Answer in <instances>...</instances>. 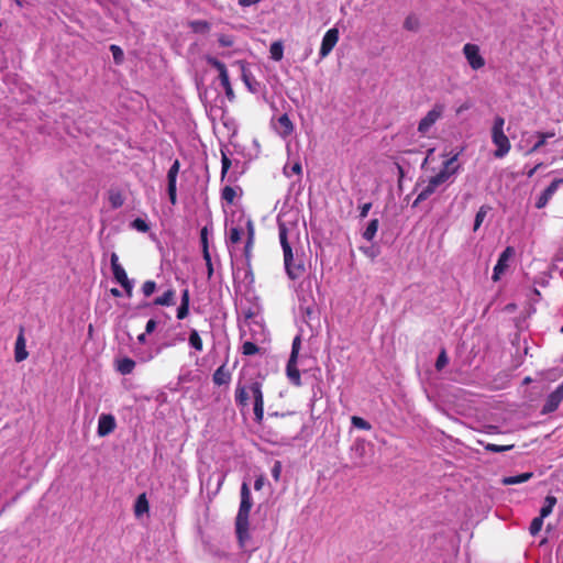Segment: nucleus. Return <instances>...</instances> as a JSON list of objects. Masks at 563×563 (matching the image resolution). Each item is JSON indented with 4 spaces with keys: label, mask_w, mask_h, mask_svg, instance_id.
I'll return each mask as SVG.
<instances>
[{
    "label": "nucleus",
    "mask_w": 563,
    "mask_h": 563,
    "mask_svg": "<svg viewBox=\"0 0 563 563\" xmlns=\"http://www.w3.org/2000/svg\"><path fill=\"white\" fill-rule=\"evenodd\" d=\"M459 156V152L453 154L442 163L441 169L435 175L417 183L416 190H419V192L413 201V207H417L420 202L427 200L438 190L439 187L453 183L454 177L461 169Z\"/></svg>",
    "instance_id": "obj_1"
},
{
    "label": "nucleus",
    "mask_w": 563,
    "mask_h": 563,
    "mask_svg": "<svg viewBox=\"0 0 563 563\" xmlns=\"http://www.w3.org/2000/svg\"><path fill=\"white\" fill-rule=\"evenodd\" d=\"M255 230L250 217L243 212L233 213L231 219L225 224V243L232 254L236 244H239L243 236H246L244 245V256L247 262L252 256V249L254 244Z\"/></svg>",
    "instance_id": "obj_2"
},
{
    "label": "nucleus",
    "mask_w": 563,
    "mask_h": 563,
    "mask_svg": "<svg viewBox=\"0 0 563 563\" xmlns=\"http://www.w3.org/2000/svg\"><path fill=\"white\" fill-rule=\"evenodd\" d=\"M254 400V416L256 421L261 422L264 417V399L262 393V385L258 382H253L250 385H238L235 389V401L238 406L245 407L249 399Z\"/></svg>",
    "instance_id": "obj_3"
},
{
    "label": "nucleus",
    "mask_w": 563,
    "mask_h": 563,
    "mask_svg": "<svg viewBox=\"0 0 563 563\" xmlns=\"http://www.w3.org/2000/svg\"><path fill=\"white\" fill-rule=\"evenodd\" d=\"M252 496L249 485L244 482L241 486V503L235 519L236 536L241 547H245L249 540V516L252 508Z\"/></svg>",
    "instance_id": "obj_4"
},
{
    "label": "nucleus",
    "mask_w": 563,
    "mask_h": 563,
    "mask_svg": "<svg viewBox=\"0 0 563 563\" xmlns=\"http://www.w3.org/2000/svg\"><path fill=\"white\" fill-rule=\"evenodd\" d=\"M278 233L280 245L284 253V264L286 273L289 278L297 279L302 275L305 268L301 262H295L294 260L292 250L287 236L288 228L282 219H278Z\"/></svg>",
    "instance_id": "obj_5"
},
{
    "label": "nucleus",
    "mask_w": 563,
    "mask_h": 563,
    "mask_svg": "<svg viewBox=\"0 0 563 563\" xmlns=\"http://www.w3.org/2000/svg\"><path fill=\"white\" fill-rule=\"evenodd\" d=\"M505 119L496 117L492 128V142L497 147L494 152L496 158L505 157L510 151V142L504 132Z\"/></svg>",
    "instance_id": "obj_6"
},
{
    "label": "nucleus",
    "mask_w": 563,
    "mask_h": 563,
    "mask_svg": "<svg viewBox=\"0 0 563 563\" xmlns=\"http://www.w3.org/2000/svg\"><path fill=\"white\" fill-rule=\"evenodd\" d=\"M445 107L435 103L418 123L417 131L423 137H432L435 123L443 117Z\"/></svg>",
    "instance_id": "obj_7"
},
{
    "label": "nucleus",
    "mask_w": 563,
    "mask_h": 563,
    "mask_svg": "<svg viewBox=\"0 0 563 563\" xmlns=\"http://www.w3.org/2000/svg\"><path fill=\"white\" fill-rule=\"evenodd\" d=\"M301 349V338L296 335L292 340L290 356L286 366V374L289 382L296 386L301 385L300 372L297 367L299 351Z\"/></svg>",
    "instance_id": "obj_8"
},
{
    "label": "nucleus",
    "mask_w": 563,
    "mask_h": 563,
    "mask_svg": "<svg viewBox=\"0 0 563 563\" xmlns=\"http://www.w3.org/2000/svg\"><path fill=\"white\" fill-rule=\"evenodd\" d=\"M463 55L473 70H478L485 66V58L481 54L478 45L466 43L463 46Z\"/></svg>",
    "instance_id": "obj_9"
},
{
    "label": "nucleus",
    "mask_w": 563,
    "mask_h": 563,
    "mask_svg": "<svg viewBox=\"0 0 563 563\" xmlns=\"http://www.w3.org/2000/svg\"><path fill=\"white\" fill-rule=\"evenodd\" d=\"M339 30L336 27L329 29L322 37L319 51L320 59L325 58L334 48L339 41Z\"/></svg>",
    "instance_id": "obj_10"
},
{
    "label": "nucleus",
    "mask_w": 563,
    "mask_h": 563,
    "mask_svg": "<svg viewBox=\"0 0 563 563\" xmlns=\"http://www.w3.org/2000/svg\"><path fill=\"white\" fill-rule=\"evenodd\" d=\"M179 161L176 159L174 161L167 173V192L172 205H176L177 202V176L179 173Z\"/></svg>",
    "instance_id": "obj_11"
},
{
    "label": "nucleus",
    "mask_w": 563,
    "mask_h": 563,
    "mask_svg": "<svg viewBox=\"0 0 563 563\" xmlns=\"http://www.w3.org/2000/svg\"><path fill=\"white\" fill-rule=\"evenodd\" d=\"M515 250L511 246H507L501 254L499 255V258L494 267L493 272V280L497 282L500 279V276L506 272L508 268L509 261L514 257Z\"/></svg>",
    "instance_id": "obj_12"
},
{
    "label": "nucleus",
    "mask_w": 563,
    "mask_h": 563,
    "mask_svg": "<svg viewBox=\"0 0 563 563\" xmlns=\"http://www.w3.org/2000/svg\"><path fill=\"white\" fill-rule=\"evenodd\" d=\"M563 184V178H555L552 183L539 195L536 200V208L543 209Z\"/></svg>",
    "instance_id": "obj_13"
},
{
    "label": "nucleus",
    "mask_w": 563,
    "mask_h": 563,
    "mask_svg": "<svg viewBox=\"0 0 563 563\" xmlns=\"http://www.w3.org/2000/svg\"><path fill=\"white\" fill-rule=\"evenodd\" d=\"M563 400V383L560 384L555 390H553L548 397L543 405L542 412L551 413L555 411Z\"/></svg>",
    "instance_id": "obj_14"
},
{
    "label": "nucleus",
    "mask_w": 563,
    "mask_h": 563,
    "mask_svg": "<svg viewBox=\"0 0 563 563\" xmlns=\"http://www.w3.org/2000/svg\"><path fill=\"white\" fill-rule=\"evenodd\" d=\"M112 275H113V278L115 279V282L118 284L121 285V287L124 289L125 294L128 297H131L132 296V291H133V287H134V284H133V280H131L128 275H126V272L125 269L123 268V266H117V267H113L112 268Z\"/></svg>",
    "instance_id": "obj_15"
},
{
    "label": "nucleus",
    "mask_w": 563,
    "mask_h": 563,
    "mask_svg": "<svg viewBox=\"0 0 563 563\" xmlns=\"http://www.w3.org/2000/svg\"><path fill=\"white\" fill-rule=\"evenodd\" d=\"M117 427L115 418L110 413H101L98 419V435L106 437L114 431Z\"/></svg>",
    "instance_id": "obj_16"
},
{
    "label": "nucleus",
    "mask_w": 563,
    "mask_h": 563,
    "mask_svg": "<svg viewBox=\"0 0 563 563\" xmlns=\"http://www.w3.org/2000/svg\"><path fill=\"white\" fill-rule=\"evenodd\" d=\"M274 129L280 137L287 139L294 132V124L288 114L284 113L274 123Z\"/></svg>",
    "instance_id": "obj_17"
},
{
    "label": "nucleus",
    "mask_w": 563,
    "mask_h": 563,
    "mask_svg": "<svg viewBox=\"0 0 563 563\" xmlns=\"http://www.w3.org/2000/svg\"><path fill=\"white\" fill-rule=\"evenodd\" d=\"M29 356L26 351V342L23 330L20 331L14 346V358L16 362H22Z\"/></svg>",
    "instance_id": "obj_18"
},
{
    "label": "nucleus",
    "mask_w": 563,
    "mask_h": 563,
    "mask_svg": "<svg viewBox=\"0 0 563 563\" xmlns=\"http://www.w3.org/2000/svg\"><path fill=\"white\" fill-rule=\"evenodd\" d=\"M176 303V292L174 289H167L162 296L154 299L153 305L162 307H170Z\"/></svg>",
    "instance_id": "obj_19"
},
{
    "label": "nucleus",
    "mask_w": 563,
    "mask_h": 563,
    "mask_svg": "<svg viewBox=\"0 0 563 563\" xmlns=\"http://www.w3.org/2000/svg\"><path fill=\"white\" fill-rule=\"evenodd\" d=\"M555 135L556 134L553 130L547 131V132H537L536 133L537 142L531 146V148L527 152V154H532L534 152H538L547 143V141L549 139H552Z\"/></svg>",
    "instance_id": "obj_20"
},
{
    "label": "nucleus",
    "mask_w": 563,
    "mask_h": 563,
    "mask_svg": "<svg viewBox=\"0 0 563 563\" xmlns=\"http://www.w3.org/2000/svg\"><path fill=\"white\" fill-rule=\"evenodd\" d=\"M212 379L218 386L227 385L231 380V373L225 365H221L216 369Z\"/></svg>",
    "instance_id": "obj_21"
},
{
    "label": "nucleus",
    "mask_w": 563,
    "mask_h": 563,
    "mask_svg": "<svg viewBox=\"0 0 563 563\" xmlns=\"http://www.w3.org/2000/svg\"><path fill=\"white\" fill-rule=\"evenodd\" d=\"M243 265V267L236 268V271H234V278L239 279L241 277V274H243V280L246 284L251 285L254 282V276L251 269V260L247 263V260L245 258Z\"/></svg>",
    "instance_id": "obj_22"
},
{
    "label": "nucleus",
    "mask_w": 563,
    "mask_h": 563,
    "mask_svg": "<svg viewBox=\"0 0 563 563\" xmlns=\"http://www.w3.org/2000/svg\"><path fill=\"white\" fill-rule=\"evenodd\" d=\"M134 367H135V362L130 357H123L117 362V369L122 375L131 374L133 372Z\"/></svg>",
    "instance_id": "obj_23"
},
{
    "label": "nucleus",
    "mask_w": 563,
    "mask_h": 563,
    "mask_svg": "<svg viewBox=\"0 0 563 563\" xmlns=\"http://www.w3.org/2000/svg\"><path fill=\"white\" fill-rule=\"evenodd\" d=\"M188 343L196 352H201L203 350L202 339L196 329L190 330Z\"/></svg>",
    "instance_id": "obj_24"
},
{
    "label": "nucleus",
    "mask_w": 563,
    "mask_h": 563,
    "mask_svg": "<svg viewBox=\"0 0 563 563\" xmlns=\"http://www.w3.org/2000/svg\"><path fill=\"white\" fill-rule=\"evenodd\" d=\"M134 511L136 517H141L143 514L148 511V501L146 499L145 494H142L137 497L134 506Z\"/></svg>",
    "instance_id": "obj_25"
},
{
    "label": "nucleus",
    "mask_w": 563,
    "mask_h": 563,
    "mask_svg": "<svg viewBox=\"0 0 563 563\" xmlns=\"http://www.w3.org/2000/svg\"><path fill=\"white\" fill-rule=\"evenodd\" d=\"M531 476H532L531 473H522V474L516 475V476L504 477L501 482L504 485H516V484H521V483L527 482L528 479L531 478Z\"/></svg>",
    "instance_id": "obj_26"
},
{
    "label": "nucleus",
    "mask_w": 563,
    "mask_h": 563,
    "mask_svg": "<svg viewBox=\"0 0 563 563\" xmlns=\"http://www.w3.org/2000/svg\"><path fill=\"white\" fill-rule=\"evenodd\" d=\"M378 225V219L371 220L363 232V238L367 241H372L377 233Z\"/></svg>",
    "instance_id": "obj_27"
},
{
    "label": "nucleus",
    "mask_w": 563,
    "mask_h": 563,
    "mask_svg": "<svg viewBox=\"0 0 563 563\" xmlns=\"http://www.w3.org/2000/svg\"><path fill=\"white\" fill-rule=\"evenodd\" d=\"M556 504V498L554 496H547L544 504L540 510V516L543 519L551 515L554 506Z\"/></svg>",
    "instance_id": "obj_28"
},
{
    "label": "nucleus",
    "mask_w": 563,
    "mask_h": 563,
    "mask_svg": "<svg viewBox=\"0 0 563 563\" xmlns=\"http://www.w3.org/2000/svg\"><path fill=\"white\" fill-rule=\"evenodd\" d=\"M271 58L278 62L284 56V47L280 42H274L269 47Z\"/></svg>",
    "instance_id": "obj_29"
},
{
    "label": "nucleus",
    "mask_w": 563,
    "mask_h": 563,
    "mask_svg": "<svg viewBox=\"0 0 563 563\" xmlns=\"http://www.w3.org/2000/svg\"><path fill=\"white\" fill-rule=\"evenodd\" d=\"M190 27L196 33H206L209 31L210 25L207 21L195 20L190 22Z\"/></svg>",
    "instance_id": "obj_30"
},
{
    "label": "nucleus",
    "mask_w": 563,
    "mask_h": 563,
    "mask_svg": "<svg viewBox=\"0 0 563 563\" xmlns=\"http://www.w3.org/2000/svg\"><path fill=\"white\" fill-rule=\"evenodd\" d=\"M489 208L486 207V206H482L478 211L476 212V216H475V221H474V231H477L479 229V227L482 225L484 219L486 218L487 216V212H488Z\"/></svg>",
    "instance_id": "obj_31"
},
{
    "label": "nucleus",
    "mask_w": 563,
    "mask_h": 563,
    "mask_svg": "<svg viewBox=\"0 0 563 563\" xmlns=\"http://www.w3.org/2000/svg\"><path fill=\"white\" fill-rule=\"evenodd\" d=\"M156 288H157V285H156V283L154 280H146L142 285L141 290H142L143 295L146 298H148V297H151L155 292Z\"/></svg>",
    "instance_id": "obj_32"
},
{
    "label": "nucleus",
    "mask_w": 563,
    "mask_h": 563,
    "mask_svg": "<svg viewBox=\"0 0 563 563\" xmlns=\"http://www.w3.org/2000/svg\"><path fill=\"white\" fill-rule=\"evenodd\" d=\"M131 227L142 233H145L150 230V225L147 222L141 218H136L131 222Z\"/></svg>",
    "instance_id": "obj_33"
},
{
    "label": "nucleus",
    "mask_w": 563,
    "mask_h": 563,
    "mask_svg": "<svg viewBox=\"0 0 563 563\" xmlns=\"http://www.w3.org/2000/svg\"><path fill=\"white\" fill-rule=\"evenodd\" d=\"M404 26L408 31H416L419 27V19L416 15H409L404 22Z\"/></svg>",
    "instance_id": "obj_34"
},
{
    "label": "nucleus",
    "mask_w": 563,
    "mask_h": 563,
    "mask_svg": "<svg viewBox=\"0 0 563 563\" xmlns=\"http://www.w3.org/2000/svg\"><path fill=\"white\" fill-rule=\"evenodd\" d=\"M543 520L544 519L542 517H536L531 521L529 530L532 536H536L541 531L542 526H543Z\"/></svg>",
    "instance_id": "obj_35"
},
{
    "label": "nucleus",
    "mask_w": 563,
    "mask_h": 563,
    "mask_svg": "<svg viewBox=\"0 0 563 563\" xmlns=\"http://www.w3.org/2000/svg\"><path fill=\"white\" fill-rule=\"evenodd\" d=\"M206 60H207L208 65L216 68L218 70V73H222V71L227 70L225 65L213 56H207Z\"/></svg>",
    "instance_id": "obj_36"
},
{
    "label": "nucleus",
    "mask_w": 563,
    "mask_h": 563,
    "mask_svg": "<svg viewBox=\"0 0 563 563\" xmlns=\"http://www.w3.org/2000/svg\"><path fill=\"white\" fill-rule=\"evenodd\" d=\"M351 421H352V424L357 429H362V430L371 429V424L365 419H363L361 417L353 416Z\"/></svg>",
    "instance_id": "obj_37"
},
{
    "label": "nucleus",
    "mask_w": 563,
    "mask_h": 563,
    "mask_svg": "<svg viewBox=\"0 0 563 563\" xmlns=\"http://www.w3.org/2000/svg\"><path fill=\"white\" fill-rule=\"evenodd\" d=\"M257 351V345L251 341H245L242 345V352L244 355H254Z\"/></svg>",
    "instance_id": "obj_38"
},
{
    "label": "nucleus",
    "mask_w": 563,
    "mask_h": 563,
    "mask_svg": "<svg viewBox=\"0 0 563 563\" xmlns=\"http://www.w3.org/2000/svg\"><path fill=\"white\" fill-rule=\"evenodd\" d=\"M512 446L514 445H497V444L488 443L485 445V449L489 452L499 453V452L509 451L510 449H512Z\"/></svg>",
    "instance_id": "obj_39"
},
{
    "label": "nucleus",
    "mask_w": 563,
    "mask_h": 563,
    "mask_svg": "<svg viewBox=\"0 0 563 563\" xmlns=\"http://www.w3.org/2000/svg\"><path fill=\"white\" fill-rule=\"evenodd\" d=\"M110 51L112 53L114 62L117 64L122 63V60H123V51L119 46H117V45H111L110 46Z\"/></svg>",
    "instance_id": "obj_40"
},
{
    "label": "nucleus",
    "mask_w": 563,
    "mask_h": 563,
    "mask_svg": "<svg viewBox=\"0 0 563 563\" xmlns=\"http://www.w3.org/2000/svg\"><path fill=\"white\" fill-rule=\"evenodd\" d=\"M235 195V190L232 187L227 186L222 190V198L228 202H233Z\"/></svg>",
    "instance_id": "obj_41"
},
{
    "label": "nucleus",
    "mask_w": 563,
    "mask_h": 563,
    "mask_svg": "<svg viewBox=\"0 0 563 563\" xmlns=\"http://www.w3.org/2000/svg\"><path fill=\"white\" fill-rule=\"evenodd\" d=\"M448 362H449V360H448L446 353L444 350H442L437 358V362H435L437 369L441 371L448 364Z\"/></svg>",
    "instance_id": "obj_42"
},
{
    "label": "nucleus",
    "mask_w": 563,
    "mask_h": 563,
    "mask_svg": "<svg viewBox=\"0 0 563 563\" xmlns=\"http://www.w3.org/2000/svg\"><path fill=\"white\" fill-rule=\"evenodd\" d=\"M218 41H219V44L223 47H229V46L233 45V38L230 35L222 34L219 36Z\"/></svg>",
    "instance_id": "obj_43"
},
{
    "label": "nucleus",
    "mask_w": 563,
    "mask_h": 563,
    "mask_svg": "<svg viewBox=\"0 0 563 563\" xmlns=\"http://www.w3.org/2000/svg\"><path fill=\"white\" fill-rule=\"evenodd\" d=\"M188 313H189V306L180 303L177 309V319L183 320L188 316Z\"/></svg>",
    "instance_id": "obj_44"
},
{
    "label": "nucleus",
    "mask_w": 563,
    "mask_h": 563,
    "mask_svg": "<svg viewBox=\"0 0 563 563\" xmlns=\"http://www.w3.org/2000/svg\"><path fill=\"white\" fill-rule=\"evenodd\" d=\"M110 201H111V205L114 207V208H119L122 206L123 203V199L121 197V195L119 194H112L110 196Z\"/></svg>",
    "instance_id": "obj_45"
},
{
    "label": "nucleus",
    "mask_w": 563,
    "mask_h": 563,
    "mask_svg": "<svg viewBox=\"0 0 563 563\" xmlns=\"http://www.w3.org/2000/svg\"><path fill=\"white\" fill-rule=\"evenodd\" d=\"M219 79H220V84L221 86L224 88L225 86L228 85H231L230 84V79H229V74H228V70H224L222 73H219Z\"/></svg>",
    "instance_id": "obj_46"
},
{
    "label": "nucleus",
    "mask_w": 563,
    "mask_h": 563,
    "mask_svg": "<svg viewBox=\"0 0 563 563\" xmlns=\"http://www.w3.org/2000/svg\"><path fill=\"white\" fill-rule=\"evenodd\" d=\"M231 166L230 158L222 152V175H224Z\"/></svg>",
    "instance_id": "obj_47"
},
{
    "label": "nucleus",
    "mask_w": 563,
    "mask_h": 563,
    "mask_svg": "<svg viewBox=\"0 0 563 563\" xmlns=\"http://www.w3.org/2000/svg\"><path fill=\"white\" fill-rule=\"evenodd\" d=\"M156 325H157V322L154 320V319H150L147 322H146V327H145V332L147 334H151L152 332H154V330L156 329Z\"/></svg>",
    "instance_id": "obj_48"
},
{
    "label": "nucleus",
    "mask_w": 563,
    "mask_h": 563,
    "mask_svg": "<svg viewBox=\"0 0 563 563\" xmlns=\"http://www.w3.org/2000/svg\"><path fill=\"white\" fill-rule=\"evenodd\" d=\"M372 208V203L371 202H367V203H364L361 208H360V217L361 218H366L369 210Z\"/></svg>",
    "instance_id": "obj_49"
},
{
    "label": "nucleus",
    "mask_w": 563,
    "mask_h": 563,
    "mask_svg": "<svg viewBox=\"0 0 563 563\" xmlns=\"http://www.w3.org/2000/svg\"><path fill=\"white\" fill-rule=\"evenodd\" d=\"M189 302H190V295H189V290L186 288V289H184L181 291V301H180V303L189 306Z\"/></svg>",
    "instance_id": "obj_50"
},
{
    "label": "nucleus",
    "mask_w": 563,
    "mask_h": 563,
    "mask_svg": "<svg viewBox=\"0 0 563 563\" xmlns=\"http://www.w3.org/2000/svg\"><path fill=\"white\" fill-rule=\"evenodd\" d=\"M280 470H282V466H280V463L279 462H276L273 470H272V475L273 477L278 481L279 478V475H280Z\"/></svg>",
    "instance_id": "obj_51"
},
{
    "label": "nucleus",
    "mask_w": 563,
    "mask_h": 563,
    "mask_svg": "<svg viewBox=\"0 0 563 563\" xmlns=\"http://www.w3.org/2000/svg\"><path fill=\"white\" fill-rule=\"evenodd\" d=\"M207 236H208V230L205 227L200 231V239H201L202 247H205V245H208V238Z\"/></svg>",
    "instance_id": "obj_52"
},
{
    "label": "nucleus",
    "mask_w": 563,
    "mask_h": 563,
    "mask_svg": "<svg viewBox=\"0 0 563 563\" xmlns=\"http://www.w3.org/2000/svg\"><path fill=\"white\" fill-rule=\"evenodd\" d=\"M202 253H203V260L206 261V265L210 266V263L212 261H211V255L208 250V245H205V247H202Z\"/></svg>",
    "instance_id": "obj_53"
},
{
    "label": "nucleus",
    "mask_w": 563,
    "mask_h": 563,
    "mask_svg": "<svg viewBox=\"0 0 563 563\" xmlns=\"http://www.w3.org/2000/svg\"><path fill=\"white\" fill-rule=\"evenodd\" d=\"M110 264H111V269L113 267H119V266H122L120 263H119V256L117 255V253H112L111 256H110Z\"/></svg>",
    "instance_id": "obj_54"
},
{
    "label": "nucleus",
    "mask_w": 563,
    "mask_h": 563,
    "mask_svg": "<svg viewBox=\"0 0 563 563\" xmlns=\"http://www.w3.org/2000/svg\"><path fill=\"white\" fill-rule=\"evenodd\" d=\"M261 1L262 0H239V4L241 7L245 8V7H251L253 4H256V3L261 2Z\"/></svg>",
    "instance_id": "obj_55"
},
{
    "label": "nucleus",
    "mask_w": 563,
    "mask_h": 563,
    "mask_svg": "<svg viewBox=\"0 0 563 563\" xmlns=\"http://www.w3.org/2000/svg\"><path fill=\"white\" fill-rule=\"evenodd\" d=\"M223 89L225 91V96L228 97V99L232 100L234 98V92H233L232 86L228 85Z\"/></svg>",
    "instance_id": "obj_56"
},
{
    "label": "nucleus",
    "mask_w": 563,
    "mask_h": 563,
    "mask_svg": "<svg viewBox=\"0 0 563 563\" xmlns=\"http://www.w3.org/2000/svg\"><path fill=\"white\" fill-rule=\"evenodd\" d=\"M263 485H264V478H263V477H258V478H256V479H255V482H254V488H255L256 490L262 489Z\"/></svg>",
    "instance_id": "obj_57"
},
{
    "label": "nucleus",
    "mask_w": 563,
    "mask_h": 563,
    "mask_svg": "<svg viewBox=\"0 0 563 563\" xmlns=\"http://www.w3.org/2000/svg\"><path fill=\"white\" fill-rule=\"evenodd\" d=\"M291 172L294 174H300L301 173V165L299 163H296L291 166Z\"/></svg>",
    "instance_id": "obj_58"
},
{
    "label": "nucleus",
    "mask_w": 563,
    "mask_h": 563,
    "mask_svg": "<svg viewBox=\"0 0 563 563\" xmlns=\"http://www.w3.org/2000/svg\"><path fill=\"white\" fill-rule=\"evenodd\" d=\"M361 251H362L364 254H366V255H368V256L374 257V253L372 252V249H371V247H361Z\"/></svg>",
    "instance_id": "obj_59"
},
{
    "label": "nucleus",
    "mask_w": 563,
    "mask_h": 563,
    "mask_svg": "<svg viewBox=\"0 0 563 563\" xmlns=\"http://www.w3.org/2000/svg\"><path fill=\"white\" fill-rule=\"evenodd\" d=\"M146 335L147 333L144 332V333H141L139 336H137V341L142 344H144L146 342Z\"/></svg>",
    "instance_id": "obj_60"
},
{
    "label": "nucleus",
    "mask_w": 563,
    "mask_h": 563,
    "mask_svg": "<svg viewBox=\"0 0 563 563\" xmlns=\"http://www.w3.org/2000/svg\"><path fill=\"white\" fill-rule=\"evenodd\" d=\"M541 166V164H538L537 166H534L532 169H530L528 172V177H532L533 174L537 172V169Z\"/></svg>",
    "instance_id": "obj_61"
},
{
    "label": "nucleus",
    "mask_w": 563,
    "mask_h": 563,
    "mask_svg": "<svg viewBox=\"0 0 563 563\" xmlns=\"http://www.w3.org/2000/svg\"><path fill=\"white\" fill-rule=\"evenodd\" d=\"M111 295L114 296V297H120L121 296V291L117 288H112L111 290Z\"/></svg>",
    "instance_id": "obj_62"
},
{
    "label": "nucleus",
    "mask_w": 563,
    "mask_h": 563,
    "mask_svg": "<svg viewBox=\"0 0 563 563\" xmlns=\"http://www.w3.org/2000/svg\"><path fill=\"white\" fill-rule=\"evenodd\" d=\"M207 271H208V277L210 278L213 274L212 262L210 263V266H207Z\"/></svg>",
    "instance_id": "obj_63"
},
{
    "label": "nucleus",
    "mask_w": 563,
    "mask_h": 563,
    "mask_svg": "<svg viewBox=\"0 0 563 563\" xmlns=\"http://www.w3.org/2000/svg\"><path fill=\"white\" fill-rule=\"evenodd\" d=\"M433 152H434V148H430V150H428V155H427V157L424 158V161H423V164H422V165L427 164V162H428V159H429V156H430Z\"/></svg>",
    "instance_id": "obj_64"
}]
</instances>
